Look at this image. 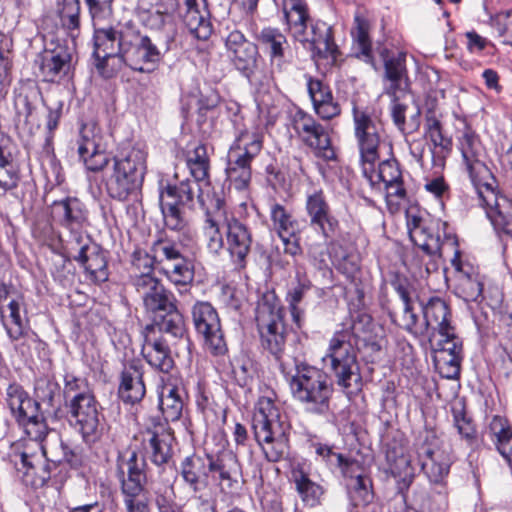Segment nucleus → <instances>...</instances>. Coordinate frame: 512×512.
<instances>
[{
	"mask_svg": "<svg viewBox=\"0 0 512 512\" xmlns=\"http://www.w3.org/2000/svg\"><path fill=\"white\" fill-rule=\"evenodd\" d=\"M102 134L94 123H83L77 139L79 160L89 172H100L112 161L103 183L107 195L117 201H126L141 191L147 170V151L140 144L120 147L110 159L101 147Z\"/></svg>",
	"mask_w": 512,
	"mask_h": 512,
	"instance_id": "obj_1",
	"label": "nucleus"
},
{
	"mask_svg": "<svg viewBox=\"0 0 512 512\" xmlns=\"http://www.w3.org/2000/svg\"><path fill=\"white\" fill-rule=\"evenodd\" d=\"M354 137L359 152V166L371 188L400 199L406 197L399 162L394 157L393 144L382 120L367 108H352Z\"/></svg>",
	"mask_w": 512,
	"mask_h": 512,
	"instance_id": "obj_2",
	"label": "nucleus"
},
{
	"mask_svg": "<svg viewBox=\"0 0 512 512\" xmlns=\"http://www.w3.org/2000/svg\"><path fill=\"white\" fill-rule=\"evenodd\" d=\"M54 221L67 232L63 240V256L84 269L85 279L101 285L109 278L105 251L87 232L89 211L79 198L65 197L51 205Z\"/></svg>",
	"mask_w": 512,
	"mask_h": 512,
	"instance_id": "obj_3",
	"label": "nucleus"
},
{
	"mask_svg": "<svg viewBox=\"0 0 512 512\" xmlns=\"http://www.w3.org/2000/svg\"><path fill=\"white\" fill-rule=\"evenodd\" d=\"M457 147L469 177L477 190L480 204L501 240H512V201L501 194L490 169L481 160L483 146L479 135L468 124L458 131Z\"/></svg>",
	"mask_w": 512,
	"mask_h": 512,
	"instance_id": "obj_4",
	"label": "nucleus"
},
{
	"mask_svg": "<svg viewBox=\"0 0 512 512\" xmlns=\"http://www.w3.org/2000/svg\"><path fill=\"white\" fill-rule=\"evenodd\" d=\"M351 325L334 332L329 341L326 358L330 359L331 371L337 385L347 395H356L362 390L363 379L354 346L359 339L375 334L371 315L361 312L350 315Z\"/></svg>",
	"mask_w": 512,
	"mask_h": 512,
	"instance_id": "obj_5",
	"label": "nucleus"
},
{
	"mask_svg": "<svg viewBox=\"0 0 512 512\" xmlns=\"http://www.w3.org/2000/svg\"><path fill=\"white\" fill-rule=\"evenodd\" d=\"M62 395L68 409L70 426L78 432L86 444H94L102 436L103 415L85 378L66 373Z\"/></svg>",
	"mask_w": 512,
	"mask_h": 512,
	"instance_id": "obj_6",
	"label": "nucleus"
},
{
	"mask_svg": "<svg viewBox=\"0 0 512 512\" xmlns=\"http://www.w3.org/2000/svg\"><path fill=\"white\" fill-rule=\"evenodd\" d=\"M281 372L289 384L295 401L312 415L325 416L331 411L334 383L322 369L304 362H296L294 373L281 364Z\"/></svg>",
	"mask_w": 512,
	"mask_h": 512,
	"instance_id": "obj_7",
	"label": "nucleus"
},
{
	"mask_svg": "<svg viewBox=\"0 0 512 512\" xmlns=\"http://www.w3.org/2000/svg\"><path fill=\"white\" fill-rule=\"evenodd\" d=\"M290 424L267 397H261L252 418L254 438L268 462H278L289 454Z\"/></svg>",
	"mask_w": 512,
	"mask_h": 512,
	"instance_id": "obj_8",
	"label": "nucleus"
},
{
	"mask_svg": "<svg viewBox=\"0 0 512 512\" xmlns=\"http://www.w3.org/2000/svg\"><path fill=\"white\" fill-rule=\"evenodd\" d=\"M186 332L184 317L178 308L169 313L153 316L152 323L143 330V356L155 370L168 374L175 366L170 346L163 336L182 338Z\"/></svg>",
	"mask_w": 512,
	"mask_h": 512,
	"instance_id": "obj_9",
	"label": "nucleus"
},
{
	"mask_svg": "<svg viewBox=\"0 0 512 512\" xmlns=\"http://www.w3.org/2000/svg\"><path fill=\"white\" fill-rule=\"evenodd\" d=\"M285 309L275 290H265L256 307V325L262 349L268 352L281 367L287 328L284 322Z\"/></svg>",
	"mask_w": 512,
	"mask_h": 512,
	"instance_id": "obj_10",
	"label": "nucleus"
},
{
	"mask_svg": "<svg viewBox=\"0 0 512 512\" xmlns=\"http://www.w3.org/2000/svg\"><path fill=\"white\" fill-rule=\"evenodd\" d=\"M237 130L227 153L225 173L230 185L242 191L247 189L251 182L252 162L264 147V134L246 128L238 127Z\"/></svg>",
	"mask_w": 512,
	"mask_h": 512,
	"instance_id": "obj_11",
	"label": "nucleus"
},
{
	"mask_svg": "<svg viewBox=\"0 0 512 512\" xmlns=\"http://www.w3.org/2000/svg\"><path fill=\"white\" fill-rule=\"evenodd\" d=\"M119 44L120 60L137 72L153 71L162 58L159 45L132 23L120 28Z\"/></svg>",
	"mask_w": 512,
	"mask_h": 512,
	"instance_id": "obj_12",
	"label": "nucleus"
},
{
	"mask_svg": "<svg viewBox=\"0 0 512 512\" xmlns=\"http://www.w3.org/2000/svg\"><path fill=\"white\" fill-rule=\"evenodd\" d=\"M196 182L181 180L178 184L167 183L160 187L159 200L164 224L171 231L181 232L187 227L185 209H193Z\"/></svg>",
	"mask_w": 512,
	"mask_h": 512,
	"instance_id": "obj_13",
	"label": "nucleus"
},
{
	"mask_svg": "<svg viewBox=\"0 0 512 512\" xmlns=\"http://www.w3.org/2000/svg\"><path fill=\"white\" fill-rule=\"evenodd\" d=\"M443 442L434 429L419 432L414 442L421 470L430 483L443 486L450 471L451 462L442 449Z\"/></svg>",
	"mask_w": 512,
	"mask_h": 512,
	"instance_id": "obj_14",
	"label": "nucleus"
},
{
	"mask_svg": "<svg viewBox=\"0 0 512 512\" xmlns=\"http://www.w3.org/2000/svg\"><path fill=\"white\" fill-rule=\"evenodd\" d=\"M292 128L316 158L324 162L336 160V152L328 129L311 114L298 109L292 116Z\"/></svg>",
	"mask_w": 512,
	"mask_h": 512,
	"instance_id": "obj_15",
	"label": "nucleus"
},
{
	"mask_svg": "<svg viewBox=\"0 0 512 512\" xmlns=\"http://www.w3.org/2000/svg\"><path fill=\"white\" fill-rule=\"evenodd\" d=\"M47 417H49L47 413L38 410L16 422L23 428L28 438L20 441L14 449V458L20 465H28L33 468L34 464H41L42 445L50 431L46 421Z\"/></svg>",
	"mask_w": 512,
	"mask_h": 512,
	"instance_id": "obj_16",
	"label": "nucleus"
},
{
	"mask_svg": "<svg viewBox=\"0 0 512 512\" xmlns=\"http://www.w3.org/2000/svg\"><path fill=\"white\" fill-rule=\"evenodd\" d=\"M36 75L44 82L61 83L72 76V53L65 42L51 40L35 58Z\"/></svg>",
	"mask_w": 512,
	"mask_h": 512,
	"instance_id": "obj_17",
	"label": "nucleus"
},
{
	"mask_svg": "<svg viewBox=\"0 0 512 512\" xmlns=\"http://www.w3.org/2000/svg\"><path fill=\"white\" fill-rule=\"evenodd\" d=\"M447 228L446 222L430 220L424 228L414 232V238L411 241L429 256L442 257L445 250L454 251L452 265L456 270H460L458 239L455 234L447 232Z\"/></svg>",
	"mask_w": 512,
	"mask_h": 512,
	"instance_id": "obj_18",
	"label": "nucleus"
},
{
	"mask_svg": "<svg viewBox=\"0 0 512 512\" xmlns=\"http://www.w3.org/2000/svg\"><path fill=\"white\" fill-rule=\"evenodd\" d=\"M225 48L233 67L253 83L260 59L257 45L249 41L241 31L233 30L225 37Z\"/></svg>",
	"mask_w": 512,
	"mask_h": 512,
	"instance_id": "obj_19",
	"label": "nucleus"
},
{
	"mask_svg": "<svg viewBox=\"0 0 512 512\" xmlns=\"http://www.w3.org/2000/svg\"><path fill=\"white\" fill-rule=\"evenodd\" d=\"M192 317L196 331L201 334L205 344L214 356L227 352L224 334L221 330L217 311L208 302H198L193 306Z\"/></svg>",
	"mask_w": 512,
	"mask_h": 512,
	"instance_id": "obj_20",
	"label": "nucleus"
},
{
	"mask_svg": "<svg viewBox=\"0 0 512 512\" xmlns=\"http://www.w3.org/2000/svg\"><path fill=\"white\" fill-rule=\"evenodd\" d=\"M146 467V458L139 451L128 448L118 453L115 475L119 481L121 493L145 489Z\"/></svg>",
	"mask_w": 512,
	"mask_h": 512,
	"instance_id": "obj_21",
	"label": "nucleus"
},
{
	"mask_svg": "<svg viewBox=\"0 0 512 512\" xmlns=\"http://www.w3.org/2000/svg\"><path fill=\"white\" fill-rule=\"evenodd\" d=\"M41 452H43L41 464H34L33 468L28 465H20L18 460H14L17 471L22 473V482L33 489L45 486L52 477L56 476V470L59 469V472H62L60 441L57 445L49 448L43 444Z\"/></svg>",
	"mask_w": 512,
	"mask_h": 512,
	"instance_id": "obj_22",
	"label": "nucleus"
},
{
	"mask_svg": "<svg viewBox=\"0 0 512 512\" xmlns=\"http://www.w3.org/2000/svg\"><path fill=\"white\" fill-rule=\"evenodd\" d=\"M210 478L221 492L234 494L241 490L244 479L237 456L231 451L212 454Z\"/></svg>",
	"mask_w": 512,
	"mask_h": 512,
	"instance_id": "obj_23",
	"label": "nucleus"
},
{
	"mask_svg": "<svg viewBox=\"0 0 512 512\" xmlns=\"http://www.w3.org/2000/svg\"><path fill=\"white\" fill-rule=\"evenodd\" d=\"M305 210L310 227L325 241L331 239L339 228V221L333 215L322 190H314L306 197Z\"/></svg>",
	"mask_w": 512,
	"mask_h": 512,
	"instance_id": "obj_24",
	"label": "nucleus"
},
{
	"mask_svg": "<svg viewBox=\"0 0 512 512\" xmlns=\"http://www.w3.org/2000/svg\"><path fill=\"white\" fill-rule=\"evenodd\" d=\"M179 13L184 26L198 40H208L213 33V24L206 0H182Z\"/></svg>",
	"mask_w": 512,
	"mask_h": 512,
	"instance_id": "obj_25",
	"label": "nucleus"
},
{
	"mask_svg": "<svg viewBox=\"0 0 512 512\" xmlns=\"http://www.w3.org/2000/svg\"><path fill=\"white\" fill-rule=\"evenodd\" d=\"M143 376L144 366L140 360L133 359L123 365L117 394L124 404L133 406L144 399L146 385Z\"/></svg>",
	"mask_w": 512,
	"mask_h": 512,
	"instance_id": "obj_26",
	"label": "nucleus"
},
{
	"mask_svg": "<svg viewBox=\"0 0 512 512\" xmlns=\"http://www.w3.org/2000/svg\"><path fill=\"white\" fill-rule=\"evenodd\" d=\"M93 42L95 67L103 77L109 78L113 73L106 68L108 60L114 57L120 59V29L96 27L94 28Z\"/></svg>",
	"mask_w": 512,
	"mask_h": 512,
	"instance_id": "obj_27",
	"label": "nucleus"
},
{
	"mask_svg": "<svg viewBox=\"0 0 512 512\" xmlns=\"http://www.w3.org/2000/svg\"><path fill=\"white\" fill-rule=\"evenodd\" d=\"M190 250H195V242L186 233L175 238L166 231H160L151 245L150 253L155 262L163 263L185 259Z\"/></svg>",
	"mask_w": 512,
	"mask_h": 512,
	"instance_id": "obj_28",
	"label": "nucleus"
},
{
	"mask_svg": "<svg viewBox=\"0 0 512 512\" xmlns=\"http://www.w3.org/2000/svg\"><path fill=\"white\" fill-rule=\"evenodd\" d=\"M212 454L193 453L180 463L179 474L189 489L197 494L209 485Z\"/></svg>",
	"mask_w": 512,
	"mask_h": 512,
	"instance_id": "obj_29",
	"label": "nucleus"
},
{
	"mask_svg": "<svg viewBox=\"0 0 512 512\" xmlns=\"http://www.w3.org/2000/svg\"><path fill=\"white\" fill-rule=\"evenodd\" d=\"M315 453L321 457L329 469L333 472L339 473L346 479V482L356 479L358 476L366 475L361 463L349 456L334 451V447L328 444L315 442L311 444Z\"/></svg>",
	"mask_w": 512,
	"mask_h": 512,
	"instance_id": "obj_30",
	"label": "nucleus"
},
{
	"mask_svg": "<svg viewBox=\"0 0 512 512\" xmlns=\"http://www.w3.org/2000/svg\"><path fill=\"white\" fill-rule=\"evenodd\" d=\"M305 34V39L300 40V43L308 46L319 58L331 59L332 62L337 60L339 50L330 25L323 21L312 22Z\"/></svg>",
	"mask_w": 512,
	"mask_h": 512,
	"instance_id": "obj_31",
	"label": "nucleus"
},
{
	"mask_svg": "<svg viewBox=\"0 0 512 512\" xmlns=\"http://www.w3.org/2000/svg\"><path fill=\"white\" fill-rule=\"evenodd\" d=\"M306 85L315 113L323 120H331L341 113L329 85L318 78L306 75Z\"/></svg>",
	"mask_w": 512,
	"mask_h": 512,
	"instance_id": "obj_32",
	"label": "nucleus"
},
{
	"mask_svg": "<svg viewBox=\"0 0 512 512\" xmlns=\"http://www.w3.org/2000/svg\"><path fill=\"white\" fill-rule=\"evenodd\" d=\"M226 242L233 263L243 268L252 244L250 230L240 220L232 217L227 220Z\"/></svg>",
	"mask_w": 512,
	"mask_h": 512,
	"instance_id": "obj_33",
	"label": "nucleus"
},
{
	"mask_svg": "<svg viewBox=\"0 0 512 512\" xmlns=\"http://www.w3.org/2000/svg\"><path fill=\"white\" fill-rule=\"evenodd\" d=\"M62 389L53 377H40L34 383V399L39 411L48 416L59 418L62 404Z\"/></svg>",
	"mask_w": 512,
	"mask_h": 512,
	"instance_id": "obj_34",
	"label": "nucleus"
},
{
	"mask_svg": "<svg viewBox=\"0 0 512 512\" xmlns=\"http://www.w3.org/2000/svg\"><path fill=\"white\" fill-rule=\"evenodd\" d=\"M186 167L196 182L197 188L210 186V157L207 146L203 143H190L184 151Z\"/></svg>",
	"mask_w": 512,
	"mask_h": 512,
	"instance_id": "obj_35",
	"label": "nucleus"
},
{
	"mask_svg": "<svg viewBox=\"0 0 512 512\" xmlns=\"http://www.w3.org/2000/svg\"><path fill=\"white\" fill-rule=\"evenodd\" d=\"M21 181L20 165L12 153L9 137H0V189L5 193L18 188Z\"/></svg>",
	"mask_w": 512,
	"mask_h": 512,
	"instance_id": "obj_36",
	"label": "nucleus"
},
{
	"mask_svg": "<svg viewBox=\"0 0 512 512\" xmlns=\"http://www.w3.org/2000/svg\"><path fill=\"white\" fill-rule=\"evenodd\" d=\"M282 6L290 35L298 42L305 39V31L312 23L305 0H282Z\"/></svg>",
	"mask_w": 512,
	"mask_h": 512,
	"instance_id": "obj_37",
	"label": "nucleus"
},
{
	"mask_svg": "<svg viewBox=\"0 0 512 512\" xmlns=\"http://www.w3.org/2000/svg\"><path fill=\"white\" fill-rule=\"evenodd\" d=\"M329 258L335 268L347 278H354L359 270L360 256L356 248L343 241H331L327 246Z\"/></svg>",
	"mask_w": 512,
	"mask_h": 512,
	"instance_id": "obj_38",
	"label": "nucleus"
},
{
	"mask_svg": "<svg viewBox=\"0 0 512 512\" xmlns=\"http://www.w3.org/2000/svg\"><path fill=\"white\" fill-rule=\"evenodd\" d=\"M186 397L185 388L182 385L164 383L158 392L159 409L166 422H174L180 419Z\"/></svg>",
	"mask_w": 512,
	"mask_h": 512,
	"instance_id": "obj_39",
	"label": "nucleus"
},
{
	"mask_svg": "<svg viewBox=\"0 0 512 512\" xmlns=\"http://www.w3.org/2000/svg\"><path fill=\"white\" fill-rule=\"evenodd\" d=\"M255 39L268 54L272 65L282 68L285 52L289 48L286 36L275 27H264L255 34Z\"/></svg>",
	"mask_w": 512,
	"mask_h": 512,
	"instance_id": "obj_40",
	"label": "nucleus"
},
{
	"mask_svg": "<svg viewBox=\"0 0 512 512\" xmlns=\"http://www.w3.org/2000/svg\"><path fill=\"white\" fill-rule=\"evenodd\" d=\"M5 402L15 421H21L29 414L37 412L39 405L24 387L16 381L9 383L5 392Z\"/></svg>",
	"mask_w": 512,
	"mask_h": 512,
	"instance_id": "obj_41",
	"label": "nucleus"
},
{
	"mask_svg": "<svg viewBox=\"0 0 512 512\" xmlns=\"http://www.w3.org/2000/svg\"><path fill=\"white\" fill-rule=\"evenodd\" d=\"M422 306L423 316L427 332L431 329L437 333H447L454 328L451 325V311L447 303L439 297H431L429 301Z\"/></svg>",
	"mask_w": 512,
	"mask_h": 512,
	"instance_id": "obj_42",
	"label": "nucleus"
},
{
	"mask_svg": "<svg viewBox=\"0 0 512 512\" xmlns=\"http://www.w3.org/2000/svg\"><path fill=\"white\" fill-rule=\"evenodd\" d=\"M385 78L389 85L385 87V94L396 99L398 93H405L408 89V77L405 64V55L399 54L385 60Z\"/></svg>",
	"mask_w": 512,
	"mask_h": 512,
	"instance_id": "obj_43",
	"label": "nucleus"
},
{
	"mask_svg": "<svg viewBox=\"0 0 512 512\" xmlns=\"http://www.w3.org/2000/svg\"><path fill=\"white\" fill-rule=\"evenodd\" d=\"M171 5H148L137 4L136 14L143 25L152 30L169 28L173 30V15Z\"/></svg>",
	"mask_w": 512,
	"mask_h": 512,
	"instance_id": "obj_44",
	"label": "nucleus"
},
{
	"mask_svg": "<svg viewBox=\"0 0 512 512\" xmlns=\"http://www.w3.org/2000/svg\"><path fill=\"white\" fill-rule=\"evenodd\" d=\"M425 136L432 142V159L434 165L442 166L444 159L452 150V140L444 136L441 122L435 117L430 116L426 119Z\"/></svg>",
	"mask_w": 512,
	"mask_h": 512,
	"instance_id": "obj_45",
	"label": "nucleus"
},
{
	"mask_svg": "<svg viewBox=\"0 0 512 512\" xmlns=\"http://www.w3.org/2000/svg\"><path fill=\"white\" fill-rule=\"evenodd\" d=\"M489 432L496 450L505 460L512 458V426L507 418L495 415L490 421Z\"/></svg>",
	"mask_w": 512,
	"mask_h": 512,
	"instance_id": "obj_46",
	"label": "nucleus"
},
{
	"mask_svg": "<svg viewBox=\"0 0 512 512\" xmlns=\"http://www.w3.org/2000/svg\"><path fill=\"white\" fill-rule=\"evenodd\" d=\"M292 477L302 502L309 507L320 505L324 488L312 481L302 468L293 469Z\"/></svg>",
	"mask_w": 512,
	"mask_h": 512,
	"instance_id": "obj_47",
	"label": "nucleus"
},
{
	"mask_svg": "<svg viewBox=\"0 0 512 512\" xmlns=\"http://www.w3.org/2000/svg\"><path fill=\"white\" fill-rule=\"evenodd\" d=\"M270 218L273 227L280 238L293 237L298 231V222L292 213L280 203L274 202L270 206Z\"/></svg>",
	"mask_w": 512,
	"mask_h": 512,
	"instance_id": "obj_48",
	"label": "nucleus"
},
{
	"mask_svg": "<svg viewBox=\"0 0 512 512\" xmlns=\"http://www.w3.org/2000/svg\"><path fill=\"white\" fill-rule=\"evenodd\" d=\"M453 425L456 428L461 440L465 441L468 447L473 448L477 444L478 433L476 425L471 416L468 415L465 406H453L451 408Z\"/></svg>",
	"mask_w": 512,
	"mask_h": 512,
	"instance_id": "obj_49",
	"label": "nucleus"
},
{
	"mask_svg": "<svg viewBox=\"0 0 512 512\" xmlns=\"http://www.w3.org/2000/svg\"><path fill=\"white\" fill-rule=\"evenodd\" d=\"M231 374L235 383L242 387H249L256 375L255 362L246 354L240 353L230 360Z\"/></svg>",
	"mask_w": 512,
	"mask_h": 512,
	"instance_id": "obj_50",
	"label": "nucleus"
},
{
	"mask_svg": "<svg viewBox=\"0 0 512 512\" xmlns=\"http://www.w3.org/2000/svg\"><path fill=\"white\" fill-rule=\"evenodd\" d=\"M154 259L152 254L142 253L141 251H135L133 253V266L139 270L140 274H135L137 280L134 285L142 288H157L158 280L153 276V263Z\"/></svg>",
	"mask_w": 512,
	"mask_h": 512,
	"instance_id": "obj_51",
	"label": "nucleus"
},
{
	"mask_svg": "<svg viewBox=\"0 0 512 512\" xmlns=\"http://www.w3.org/2000/svg\"><path fill=\"white\" fill-rule=\"evenodd\" d=\"M349 498L354 506H367L374 499L372 480L368 475L346 482Z\"/></svg>",
	"mask_w": 512,
	"mask_h": 512,
	"instance_id": "obj_52",
	"label": "nucleus"
},
{
	"mask_svg": "<svg viewBox=\"0 0 512 512\" xmlns=\"http://www.w3.org/2000/svg\"><path fill=\"white\" fill-rule=\"evenodd\" d=\"M144 304L153 316L163 315L177 308L176 299L168 290H152L145 295Z\"/></svg>",
	"mask_w": 512,
	"mask_h": 512,
	"instance_id": "obj_53",
	"label": "nucleus"
},
{
	"mask_svg": "<svg viewBox=\"0 0 512 512\" xmlns=\"http://www.w3.org/2000/svg\"><path fill=\"white\" fill-rule=\"evenodd\" d=\"M195 250L186 253L185 259L172 262V268L167 271V276L175 285L185 286L191 283L194 277L193 257Z\"/></svg>",
	"mask_w": 512,
	"mask_h": 512,
	"instance_id": "obj_54",
	"label": "nucleus"
},
{
	"mask_svg": "<svg viewBox=\"0 0 512 512\" xmlns=\"http://www.w3.org/2000/svg\"><path fill=\"white\" fill-rule=\"evenodd\" d=\"M197 201L201 208L205 211L203 231H209L210 229L219 230L220 222L223 218V213L221 212V206L223 204L222 200L218 197H213L210 201V206H208L204 196V191H201V189L199 188V193L197 194Z\"/></svg>",
	"mask_w": 512,
	"mask_h": 512,
	"instance_id": "obj_55",
	"label": "nucleus"
},
{
	"mask_svg": "<svg viewBox=\"0 0 512 512\" xmlns=\"http://www.w3.org/2000/svg\"><path fill=\"white\" fill-rule=\"evenodd\" d=\"M404 304L403 321L406 331L416 335L423 336L427 333L425 321L419 323L417 314L413 311L409 290H397Z\"/></svg>",
	"mask_w": 512,
	"mask_h": 512,
	"instance_id": "obj_56",
	"label": "nucleus"
},
{
	"mask_svg": "<svg viewBox=\"0 0 512 512\" xmlns=\"http://www.w3.org/2000/svg\"><path fill=\"white\" fill-rule=\"evenodd\" d=\"M21 302L11 299L8 303L9 315L3 320L6 332L12 341L19 340L24 335L25 325L20 315Z\"/></svg>",
	"mask_w": 512,
	"mask_h": 512,
	"instance_id": "obj_57",
	"label": "nucleus"
},
{
	"mask_svg": "<svg viewBox=\"0 0 512 512\" xmlns=\"http://www.w3.org/2000/svg\"><path fill=\"white\" fill-rule=\"evenodd\" d=\"M463 356H450V354L434 355L433 361L441 377L445 379H458L461 371Z\"/></svg>",
	"mask_w": 512,
	"mask_h": 512,
	"instance_id": "obj_58",
	"label": "nucleus"
},
{
	"mask_svg": "<svg viewBox=\"0 0 512 512\" xmlns=\"http://www.w3.org/2000/svg\"><path fill=\"white\" fill-rule=\"evenodd\" d=\"M438 333L441 337L436 343L435 355L450 354V356H463V342L456 335L455 328Z\"/></svg>",
	"mask_w": 512,
	"mask_h": 512,
	"instance_id": "obj_59",
	"label": "nucleus"
},
{
	"mask_svg": "<svg viewBox=\"0 0 512 512\" xmlns=\"http://www.w3.org/2000/svg\"><path fill=\"white\" fill-rule=\"evenodd\" d=\"M313 265L323 279H331L332 269L330 267L329 250L322 245H311L308 250Z\"/></svg>",
	"mask_w": 512,
	"mask_h": 512,
	"instance_id": "obj_60",
	"label": "nucleus"
},
{
	"mask_svg": "<svg viewBox=\"0 0 512 512\" xmlns=\"http://www.w3.org/2000/svg\"><path fill=\"white\" fill-rule=\"evenodd\" d=\"M355 354L362 352L363 357L368 363H375L379 359V355L382 349V338L376 334L365 336L359 339V344L354 346Z\"/></svg>",
	"mask_w": 512,
	"mask_h": 512,
	"instance_id": "obj_61",
	"label": "nucleus"
},
{
	"mask_svg": "<svg viewBox=\"0 0 512 512\" xmlns=\"http://www.w3.org/2000/svg\"><path fill=\"white\" fill-rule=\"evenodd\" d=\"M53 133H48L45 137V141L42 147L41 151V161L42 166L44 167L45 164H48L52 170V173L54 175V180L58 184H60L63 181V176L61 175V166L59 161L56 159L55 153H54V147H53Z\"/></svg>",
	"mask_w": 512,
	"mask_h": 512,
	"instance_id": "obj_62",
	"label": "nucleus"
},
{
	"mask_svg": "<svg viewBox=\"0 0 512 512\" xmlns=\"http://www.w3.org/2000/svg\"><path fill=\"white\" fill-rule=\"evenodd\" d=\"M127 512H150L149 497L145 489L121 493Z\"/></svg>",
	"mask_w": 512,
	"mask_h": 512,
	"instance_id": "obj_63",
	"label": "nucleus"
},
{
	"mask_svg": "<svg viewBox=\"0 0 512 512\" xmlns=\"http://www.w3.org/2000/svg\"><path fill=\"white\" fill-rule=\"evenodd\" d=\"M149 445L151 447L150 460L155 465L160 466L168 462L171 457V448L164 439L160 438L157 433H153L149 439Z\"/></svg>",
	"mask_w": 512,
	"mask_h": 512,
	"instance_id": "obj_64",
	"label": "nucleus"
}]
</instances>
